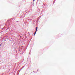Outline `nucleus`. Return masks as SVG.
Here are the masks:
<instances>
[{"label": "nucleus", "instance_id": "nucleus-4", "mask_svg": "<svg viewBox=\"0 0 75 75\" xmlns=\"http://www.w3.org/2000/svg\"><path fill=\"white\" fill-rule=\"evenodd\" d=\"M1 44L0 45V46H1Z\"/></svg>", "mask_w": 75, "mask_h": 75}, {"label": "nucleus", "instance_id": "nucleus-3", "mask_svg": "<svg viewBox=\"0 0 75 75\" xmlns=\"http://www.w3.org/2000/svg\"><path fill=\"white\" fill-rule=\"evenodd\" d=\"M33 1H35V0H33Z\"/></svg>", "mask_w": 75, "mask_h": 75}, {"label": "nucleus", "instance_id": "nucleus-2", "mask_svg": "<svg viewBox=\"0 0 75 75\" xmlns=\"http://www.w3.org/2000/svg\"><path fill=\"white\" fill-rule=\"evenodd\" d=\"M37 29H38V28L37 27H36V31L35 33L34 34V35H35V34H36V33L37 32Z\"/></svg>", "mask_w": 75, "mask_h": 75}, {"label": "nucleus", "instance_id": "nucleus-1", "mask_svg": "<svg viewBox=\"0 0 75 75\" xmlns=\"http://www.w3.org/2000/svg\"><path fill=\"white\" fill-rule=\"evenodd\" d=\"M37 29H38V28L37 27H36V31L35 33L34 34V35H35V34H36V33L37 32Z\"/></svg>", "mask_w": 75, "mask_h": 75}]
</instances>
